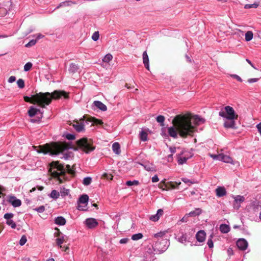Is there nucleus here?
<instances>
[{"mask_svg": "<svg viewBox=\"0 0 261 261\" xmlns=\"http://www.w3.org/2000/svg\"><path fill=\"white\" fill-rule=\"evenodd\" d=\"M191 122L190 120L185 115H176L172 120L174 126L168 128L169 136L174 139L178 137V134L182 138L193 136L194 127L191 125Z\"/></svg>", "mask_w": 261, "mask_h": 261, "instance_id": "obj_1", "label": "nucleus"}, {"mask_svg": "<svg viewBox=\"0 0 261 261\" xmlns=\"http://www.w3.org/2000/svg\"><path fill=\"white\" fill-rule=\"evenodd\" d=\"M68 98V94L64 91L55 90L52 93L49 92L36 93L32 95L31 97L24 96V100L26 102L34 104H37L41 108H45L46 105L50 103L53 99H58L61 97Z\"/></svg>", "mask_w": 261, "mask_h": 261, "instance_id": "obj_2", "label": "nucleus"}, {"mask_svg": "<svg viewBox=\"0 0 261 261\" xmlns=\"http://www.w3.org/2000/svg\"><path fill=\"white\" fill-rule=\"evenodd\" d=\"M66 171L71 174L73 172L70 166L69 165H66V167H64L59 161L53 162L50 164L49 173L53 177L57 178L61 183L63 182L65 179Z\"/></svg>", "mask_w": 261, "mask_h": 261, "instance_id": "obj_3", "label": "nucleus"}, {"mask_svg": "<svg viewBox=\"0 0 261 261\" xmlns=\"http://www.w3.org/2000/svg\"><path fill=\"white\" fill-rule=\"evenodd\" d=\"M77 146L83 151L89 153L94 150L95 147L92 145L91 140L86 138H83L79 140L76 142Z\"/></svg>", "mask_w": 261, "mask_h": 261, "instance_id": "obj_4", "label": "nucleus"}, {"mask_svg": "<svg viewBox=\"0 0 261 261\" xmlns=\"http://www.w3.org/2000/svg\"><path fill=\"white\" fill-rule=\"evenodd\" d=\"M225 111H221L219 113V115L223 118L228 120L237 119L238 115L236 114L232 107L227 106L224 108Z\"/></svg>", "mask_w": 261, "mask_h": 261, "instance_id": "obj_5", "label": "nucleus"}, {"mask_svg": "<svg viewBox=\"0 0 261 261\" xmlns=\"http://www.w3.org/2000/svg\"><path fill=\"white\" fill-rule=\"evenodd\" d=\"M169 246V242L167 239L159 240L153 245L154 251L157 250L160 252L165 251Z\"/></svg>", "mask_w": 261, "mask_h": 261, "instance_id": "obj_6", "label": "nucleus"}, {"mask_svg": "<svg viewBox=\"0 0 261 261\" xmlns=\"http://www.w3.org/2000/svg\"><path fill=\"white\" fill-rule=\"evenodd\" d=\"M67 148V147L62 143H55L51 148V153L53 155H58L60 153H63Z\"/></svg>", "mask_w": 261, "mask_h": 261, "instance_id": "obj_7", "label": "nucleus"}, {"mask_svg": "<svg viewBox=\"0 0 261 261\" xmlns=\"http://www.w3.org/2000/svg\"><path fill=\"white\" fill-rule=\"evenodd\" d=\"M177 240L180 243L186 245L188 243L191 242V240L193 239V237L190 234L182 232L181 235L177 237Z\"/></svg>", "mask_w": 261, "mask_h": 261, "instance_id": "obj_8", "label": "nucleus"}, {"mask_svg": "<svg viewBox=\"0 0 261 261\" xmlns=\"http://www.w3.org/2000/svg\"><path fill=\"white\" fill-rule=\"evenodd\" d=\"M185 116L190 120L191 125L194 127V131L195 130V125H200L205 122V120L203 118L200 117L198 115H195L193 117Z\"/></svg>", "mask_w": 261, "mask_h": 261, "instance_id": "obj_9", "label": "nucleus"}, {"mask_svg": "<svg viewBox=\"0 0 261 261\" xmlns=\"http://www.w3.org/2000/svg\"><path fill=\"white\" fill-rule=\"evenodd\" d=\"M7 201L14 207H19L21 205V201L12 195L8 196Z\"/></svg>", "mask_w": 261, "mask_h": 261, "instance_id": "obj_10", "label": "nucleus"}, {"mask_svg": "<svg viewBox=\"0 0 261 261\" xmlns=\"http://www.w3.org/2000/svg\"><path fill=\"white\" fill-rule=\"evenodd\" d=\"M28 113L30 117H33L38 113L40 114V117H38L39 119H41L43 117V112L40 109L36 108L33 106L30 107Z\"/></svg>", "mask_w": 261, "mask_h": 261, "instance_id": "obj_11", "label": "nucleus"}, {"mask_svg": "<svg viewBox=\"0 0 261 261\" xmlns=\"http://www.w3.org/2000/svg\"><path fill=\"white\" fill-rule=\"evenodd\" d=\"M85 224L89 229L95 228L98 224L97 220L93 218H89L86 219Z\"/></svg>", "mask_w": 261, "mask_h": 261, "instance_id": "obj_12", "label": "nucleus"}, {"mask_svg": "<svg viewBox=\"0 0 261 261\" xmlns=\"http://www.w3.org/2000/svg\"><path fill=\"white\" fill-rule=\"evenodd\" d=\"M89 197L87 195H82L78 200L79 203V206H78V210L80 211H83L84 210V208L82 207L81 205H80V204H84V207L86 206L87 205L88 202Z\"/></svg>", "mask_w": 261, "mask_h": 261, "instance_id": "obj_13", "label": "nucleus"}, {"mask_svg": "<svg viewBox=\"0 0 261 261\" xmlns=\"http://www.w3.org/2000/svg\"><path fill=\"white\" fill-rule=\"evenodd\" d=\"M237 246L241 250H245L248 247V242L244 239H240L237 242Z\"/></svg>", "mask_w": 261, "mask_h": 261, "instance_id": "obj_14", "label": "nucleus"}, {"mask_svg": "<svg viewBox=\"0 0 261 261\" xmlns=\"http://www.w3.org/2000/svg\"><path fill=\"white\" fill-rule=\"evenodd\" d=\"M164 212L162 209H159L156 213L154 215H152L149 217V219L153 222L158 221L160 218L163 215Z\"/></svg>", "mask_w": 261, "mask_h": 261, "instance_id": "obj_15", "label": "nucleus"}, {"mask_svg": "<svg viewBox=\"0 0 261 261\" xmlns=\"http://www.w3.org/2000/svg\"><path fill=\"white\" fill-rule=\"evenodd\" d=\"M216 193L217 197H221L225 196L227 192L224 187H218L216 189Z\"/></svg>", "mask_w": 261, "mask_h": 261, "instance_id": "obj_16", "label": "nucleus"}, {"mask_svg": "<svg viewBox=\"0 0 261 261\" xmlns=\"http://www.w3.org/2000/svg\"><path fill=\"white\" fill-rule=\"evenodd\" d=\"M205 232L204 230L198 231L196 234V238L199 242H203L205 239Z\"/></svg>", "mask_w": 261, "mask_h": 261, "instance_id": "obj_17", "label": "nucleus"}, {"mask_svg": "<svg viewBox=\"0 0 261 261\" xmlns=\"http://www.w3.org/2000/svg\"><path fill=\"white\" fill-rule=\"evenodd\" d=\"M143 57V62L144 64L145 68L147 70H149V58L147 55L146 51H144L142 55Z\"/></svg>", "mask_w": 261, "mask_h": 261, "instance_id": "obj_18", "label": "nucleus"}, {"mask_svg": "<svg viewBox=\"0 0 261 261\" xmlns=\"http://www.w3.org/2000/svg\"><path fill=\"white\" fill-rule=\"evenodd\" d=\"M93 105L95 107L102 111H105L107 109V106L100 101H94Z\"/></svg>", "mask_w": 261, "mask_h": 261, "instance_id": "obj_19", "label": "nucleus"}, {"mask_svg": "<svg viewBox=\"0 0 261 261\" xmlns=\"http://www.w3.org/2000/svg\"><path fill=\"white\" fill-rule=\"evenodd\" d=\"M220 156H221L220 158V161H222V162H224L227 163L233 164L232 163V159L230 156L227 155H225L223 153H220Z\"/></svg>", "mask_w": 261, "mask_h": 261, "instance_id": "obj_20", "label": "nucleus"}, {"mask_svg": "<svg viewBox=\"0 0 261 261\" xmlns=\"http://www.w3.org/2000/svg\"><path fill=\"white\" fill-rule=\"evenodd\" d=\"M79 69V66H78V65L74 63H71V64H70L68 68V71L70 73L74 74L75 72H76Z\"/></svg>", "mask_w": 261, "mask_h": 261, "instance_id": "obj_21", "label": "nucleus"}, {"mask_svg": "<svg viewBox=\"0 0 261 261\" xmlns=\"http://www.w3.org/2000/svg\"><path fill=\"white\" fill-rule=\"evenodd\" d=\"M66 223V219L62 216H59L55 219V223L57 225H64Z\"/></svg>", "mask_w": 261, "mask_h": 261, "instance_id": "obj_22", "label": "nucleus"}, {"mask_svg": "<svg viewBox=\"0 0 261 261\" xmlns=\"http://www.w3.org/2000/svg\"><path fill=\"white\" fill-rule=\"evenodd\" d=\"M73 126L77 132H83L85 129L84 124L83 123L76 122L75 124H73Z\"/></svg>", "mask_w": 261, "mask_h": 261, "instance_id": "obj_23", "label": "nucleus"}, {"mask_svg": "<svg viewBox=\"0 0 261 261\" xmlns=\"http://www.w3.org/2000/svg\"><path fill=\"white\" fill-rule=\"evenodd\" d=\"M235 204H238V208L240 207V203L244 202L245 198L243 196L237 195L234 197Z\"/></svg>", "mask_w": 261, "mask_h": 261, "instance_id": "obj_24", "label": "nucleus"}, {"mask_svg": "<svg viewBox=\"0 0 261 261\" xmlns=\"http://www.w3.org/2000/svg\"><path fill=\"white\" fill-rule=\"evenodd\" d=\"M144 167V169L148 171H155V166L151 163H145L144 164H142Z\"/></svg>", "mask_w": 261, "mask_h": 261, "instance_id": "obj_25", "label": "nucleus"}, {"mask_svg": "<svg viewBox=\"0 0 261 261\" xmlns=\"http://www.w3.org/2000/svg\"><path fill=\"white\" fill-rule=\"evenodd\" d=\"M202 210L200 208H197L193 211L190 212L189 213L187 214L185 216L195 217L201 214Z\"/></svg>", "mask_w": 261, "mask_h": 261, "instance_id": "obj_26", "label": "nucleus"}, {"mask_svg": "<svg viewBox=\"0 0 261 261\" xmlns=\"http://www.w3.org/2000/svg\"><path fill=\"white\" fill-rule=\"evenodd\" d=\"M112 150L116 154H119L121 152L120 146L119 143L115 142L112 145Z\"/></svg>", "mask_w": 261, "mask_h": 261, "instance_id": "obj_27", "label": "nucleus"}, {"mask_svg": "<svg viewBox=\"0 0 261 261\" xmlns=\"http://www.w3.org/2000/svg\"><path fill=\"white\" fill-rule=\"evenodd\" d=\"M192 157L191 155L190 156H186L185 155L184 156H179L178 157V163L179 165H183L186 163L187 160Z\"/></svg>", "mask_w": 261, "mask_h": 261, "instance_id": "obj_28", "label": "nucleus"}, {"mask_svg": "<svg viewBox=\"0 0 261 261\" xmlns=\"http://www.w3.org/2000/svg\"><path fill=\"white\" fill-rule=\"evenodd\" d=\"M148 134L146 132L142 130L139 133V138L141 141L145 142L147 141Z\"/></svg>", "mask_w": 261, "mask_h": 261, "instance_id": "obj_29", "label": "nucleus"}, {"mask_svg": "<svg viewBox=\"0 0 261 261\" xmlns=\"http://www.w3.org/2000/svg\"><path fill=\"white\" fill-rule=\"evenodd\" d=\"M58 236H60V233L58 234ZM65 237H66L65 236H62L61 237H59L56 240V242L57 245L61 248L62 247V244L63 243V242L65 240Z\"/></svg>", "mask_w": 261, "mask_h": 261, "instance_id": "obj_30", "label": "nucleus"}, {"mask_svg": "<svg viewBox=\"0 0 261 261\" xmlns=\"http://www.w3.org/2000/svg\"><path fill=\"white\" fill-rule=\"evenodd\" d=\"M220 230L222 233H226L230 231V227L228 225L223 224L220 226Z\"/></svg>", "mask_w": 261, "mask_h": 261, "instance_id": "obj_31", "label": "nucleus"}, {"mask_svg": "<svg viewBox=\"0 0 261 261\" xmlns=\"http://www.w3.org/2000/svg\"><path fill=\"white\" fill-rule=\"evenodd\" d=\"M234 119L229 120V121H225L224 123V125L226 128H234L235 127V122Z\"/></svg>", "mask_w": 261, "mask_h": 261, "instance_id": "obj_32", "label": "nucleus"}, {"mask_svg": "<svg viewBox=\"0 0 261 261\" xmlns=\"http://www.w3.org/2000/svg\"><path fill=\"white\" fill-rule=\"evenodd\" d=\"M72 4H76V3L75 2H73L71 1H66L65 2H63L61 3L57 7V8H59L60 7H66V6H70Z\"/></svg>", "mask_w": 261, "mask_h": 261, "instance_id": "obj_33", "label": "nucleus"}, {"mask_svg": "<svg viewBox=\"0 0 261 261\" xmlns=\"http://www.w3.org/2000/svg\"><path fill=\"white\" fill-rule=\"evenodd\" d=\"M253 34L251 31H247L245 35V38L246 41H250L253 38Z\"/></svg>", "mask_w": 261, "mask_h": 261, "instance_id": "obj_34", "label": "nucleus"}, {"mask_svg": "<svg viewBox=\"0 0 261 261\" xmlns=\"http://www.w3.org/2000/svg\"><path fill=\"white\" fill-rule=\"evenodd\" d=\"M60 196V193L56 190L51 191L50 197L54 199H57Z\"/></svg>", "mask_w": 261, "mask_h": 261, "instance_id": "obj_35", "label": "nucleus"}, {"mask_svg": "<svg viewBox=\"0 0 261 261\" xmlns=\"http://www.w3.org/2000/svg\"><path fill=\"white\" fill-rule=\"evenodd\" d=\"M165 119V118L164 116H163L162 115H159L157 116V117L156 118L157 122H159V123H160V125L161 126L164 125Z\"/></svg>", "mask_w": 261, "mask_h": 261, "instance_id": "obj_36", "label": "nucleus"}, {"mask_svg": "<svg viewBox=\"0 0 261 261\" xmlns=\"http://www.w3.org/2000/svg\"><path fill=\"white\" fill-rule=\"evenodd\" d=\"M92 182V178L90 177H86L83 179V184L85 186L89 185Z\"/></svg>", "mask_w": 261, "mask_h": 261, "instance_id": "obj_37", "label": "nucleus"}, {"mask_svg": "<svg viewBox=\"0 0 261 261\" xmlns=\"http://www.w3.org/2000/svg\"><path fill=\"white\" fill-rule=\"evenodd\" d=\"M125 184L127 186H132L134 185L137 186L139 184V182L137 180H128L126 182Z\"/></svg>", "mask_w": 261, "mask_h": 261, "instance_id": "obj_38", "label": "nucleus"}, {"mask_svg": "<svg viewBox=\"0 0 261 261\" xmlns=\"http://www.w3.org/2000/svg\"><path fill=\"white\" fill-rule=\"evenodd\" d=\"M113 59V56L110 54H108L103 57L102 61L104 62L108 63Z\"/></svg>", "mask_w": 261, "mask_h": 261, "instance_id": "obj_39", "label": "nucleus"}, {"mask_svg": "<svg viewBox=\"0 0 261 261\" xmlns=\"http://www.w3.org/2000/svg\"><path fill=\"white\" fill-rule=\"evenodd\" d=\"M61 195L62 197H64L65 196L68 195L69 194V190L65 188H63L61 189L60 191Z\"/></svg>", "mask_w": 261, "mask_h": 261, "instance_id": "obj_40", "label": "nucleus"}, {"mask_svg": "<svg viewBox=\"0 0 261 261\" xmlns=\"http://www.w3.org/2000/svg\"><path fill=\"white\" fill-rule=\"evenodd\" d=\"M6 224L11 226L13 229H15L16 227V223L12 219L6 221Z\"/></svg>", "mask_w": 261, "mask_h": 261, "instance_id": "obj_41", "label": "nucleus"}, {"mask_svg": "<svg viewBox=\"0 0 261 261\" xmlns=\"http://www.w3.org/2000/svg\"><path fill=\"white\" fill-rule=\"evenodd\" d=\"M143 238V234L141 233H138L133 234L132 236V239L133 240L137 241L140 240Z\"/></svg>", "mask_w": 261, "mask_h": 261, "instance_id": "obj_42", "label": "nucleus"}, {"mask_svg": "<svg viewBox=\"0 0 261 261\" xmlns=\"http://www.w3.org/2000/svg\"><path fill=\"white\" fill-rule=\"evenodd\" d=\"M17 84L18 87L22 89L24 87V81L23 80L20 79L17 81Z\"/></svg>", "mask_w": 261, "mask_h": 261, "instance_id": "obj_43", "label": "nucleus"}, {"mask_svg": "<svg viewBox=\"0 0 261 261\" xmlns=\"http://www.w3.org/2000/svg\"><path fill=\"white\" fill-rule=\"evenodd\" d=\"M258 4L256 3H254L252 4H246L244 6L245 9H250L252 8H256L258 6Z\"/></svg>", "mask_w": 261, "mask_h": 261, "instance_id": "obj_44", "label": "nucleus"}, {"mask_svg": "<svg viewBox=\"0 0 261 261\" xmlns=\"http://www.w3.org/2000/svg\"><path fill=\"white\" fill-rule=\"evenodd\" d=\"M13 217H14V214L11 213H6L4 216V218L6 220V221H8L9 220L12 219V218Z\"/></svg>", "mask_w": 261, "mask_h": 261, "instance_id": "obj_45", "label": "nucleus"}, {"mask_svg": "<svg viewBox=\"0 0 261 261\" xmlns=\"http://www.w3.org/2000/svg\"><path fill=\"white\" fill-rule=\"evenodd\" d=\"M32 63L31 62L27 63L24 66V71H29L32 67Z\"/></svg>", "mask_w": 261, "mask_h": 261, "instance_id": "obj_46", "label": "nucleus"}, {"mask_svg": "<svg viewBox=\"0 0 261 261\" xmlns=\"http://www.w3.org/2000/svg\"><path fill=\"white\" fill-rule=\"evenodd\" d=\"M99 37V32L98 31L95 32L92 36V39L94 41H96L98 40Z\"/></svg>", "mask_w": 261, "mask_h": 261, "instance_id": "obj_47", "label": "nucleus"}, {"mask_svg": "<svg viewBox=\"0 0 261 261\" xmlns=\"http://www.w3.org/2000/svg\"><path fill=\"white\" fill-rule=\"evenodd\" d=\"M37 42V40L32 39L30 40L27 44L25 45L26 47H30L34 45Z\"/></svg>", "mask_w": 261, "mask_h": 261, "instance_id": "obj_48", "label": "nucleus"}, {"mask_svg": "<svg viewBox=\"0 0 261 261\" xmlns=\"http://www.w3.org/2000/svg\"><path fill=\"white\" fill-rule=\"evenodd\" d=\"M34 211L39 213H42L45 211V207L43 205H41L39 207H36L34 209Z\"/></svg>", "mask_w": 261, "mask_h": 261, "instance_id": "obj_49", "label": "nucleus"}, {"mask_svg": "<svg viewBox=\"0 0 261 261\" xmlns=\"http://www.w3.org/2000/svg\"><path fill=\"white\" fill-rule=\"evenodd\" d=\"M27 239L26 236L25 235H23L19 241L20 245L23 246V245H24L27 242Z\"/></svg>", "mask_w": 261, "mask_h": 261, "instance_id": "obj_50", "label": "nucleus"}, {"mask_svg": "<svg viewBox=\"0 0 261 261\" xmlns=\"http://www.w3.org/2000/svg\"><path fill=\"white\" fill-rule=\"evenodd\" d=\"M181 180L186 184H188L189 185L196 183V182L192 181L187 178H182Z\"/></svg>", "mask_w": 261, "mask_h": 261, "instance_id": "obj_51", "label": "nucleus"}, {"mask_svg": "<svg viewBox=\"0 0 261 261\" xmlns=\"http://www.w3.org/2000/svg\"><path fill=\"white\" fill-rule=\"evenodd\" d=\"M65 137L67 139L69 140H73L75 139V135L72 134H67L65 135Z\"/></svg>", "mask_w": 261, "mask_h": 261, "instance_id": "obj_52", "label": "nucleus"}, {"mask_svg": "<svg viewBox=\"0 0 261 261\" xmlns=\"http://www.w3.org/2000/svg\"><path fill=\"white\" fill-rule=\"evenodd\" d=\"M212 235H211V238L208 239L207 242V244L208 247L210 248H213L214 246L213 242L212 241Z\"/></svg>", "mask_w": 261, "mask_h": 261, "instance_id": "obj_53", "label": "nucleus"}, {"mask_svg": "<svg viewBox=\"0 0 261 261\" xmlns=\"http://www.w3.org/2000/svg\"><path fill=\"white\" fill-rule=\"evenodd\" d=\"M165 235V233L164 232H160L153 234L154 237L155 238H160L161 239L162 237Z\"/></svg>", "mask_w": 261, "mask_h": 261, "instance_id": "obj_54", "label": "nucleus"}, {"mask_svg": "<svg viewBox=\"0 0 261 261\" xmlns=\"http://www.w3.org/2000/svg\"><path fill=\"white\" fill-rule=\"evenodd\" d=\"M211 157L213 158L215 160H218L220 161V153L218 154H211Z\"/></svg>", "mask_w": 261, "mask_h": 261, "instance_id": "obj_55", "label": "nucleus"}, {"mask_svg": "<svg viewBox=\"0 0 261 261\" xmlns=\"http://www.w3.org/2000/svg\"><path fill=\"white\" fill-rule=\"evenodd\" d=\"M230 76L236 79L238 81H239L240 82H242V79H241V77L237 74H231Z\"/></svg>", "mask_w": 261, "mask_h": 261, "instance_id": "obj_56", "label": "nucleus"}, {"mask_svg": "<svg viewBox=\"0 0 261 261\" xmlns=\"http://www.w3.org/2000/svg\"><path fill=\"white\" fill-rule=\"evenodd\" d=\"M159 180V178L157 175H154L151 178V181L152 182H158Z\"/></svg>", "mask_w": 261, "mask_h": 261, "instance_id": "obj_57", "label": "nucleus"}, {"mask_svg": "<svg viewBox=\"0 0 261 261\" xmlns=\"http://www.w3.org/2000/svg\"><path fill=\"white\" fill-rule=\"evenodd\" d=\"M258 81V78H251L248 80V82L249 83H253L256 82Z\"/></svg>", "mask_w": 261, "mask_h": 261, "instance_id": "obj_58", "label": "nucleus"}, {"mask_svg": "<svg viewBox=\"0 0 261 261\" xmlns=\"http://www.w3.org/2000/svg\"><path fill=\"white\" fill-rule=\"evenodd\" d=\"M16 80V77L15 76H11L8 79V82L10 83H12L15 82Z\"/></svg>", "mask_w": 261, "mask_h": 261, "instance_id": "obj_59", "label": "nucleus"}, {"mask_svg": "<svg viewBox=\"0 0 261 261\" xmlns=\"http://www.w3.org/2000/svg\"><path fill=\"white\" fill-rule=\"evenodd\" d=\"M128 241V239L127 238H123V239H121L120 241H119V243L120 244H126L127 243Z\"/></svg>", "mask_w": 261, "mask_h": 261, "instance_id": "obj_60", "label": "nucleus"}, {"mask_svg": "<svg viewBox=\"0 0 261 261\" xmlns=\"http://www.w3.org/2000/svg\"><path fill=\"white\" fill-rule=\"evenodd\" d=\"M93 122L94 123H95L96 124H101L102 123L101 120L96 119H93Z\"/></svg>", "mask_w": 261, "mask_h": 261, "instance_id": "obj_61", "label": "nucleus"}, {"mask_svg": "<svg viewBox=\"0 0 261 261\" xmlns=\"http://www.w3.org/2000/svg\"><path fill=\"white\" fill-rule=\"evenodd\" d=\"M44 37V35H42L40 33H39V34H37L36 39L35 40H37V41L38 40H39L41 38H43Z\"/></svg>", "mask_w": 261, "mask_h": 261, "instance_id": "obj_62", "label": "nucleus"}, {"mask_svg": "<svg viewBox=\"0 0 261 261\" xmlns=\"http://www.w3.org/2000/svg\"><path fill=\"white\" fill-rule=\"evenodd\" d=\"M170 151L172 153H174L176 152V149L175 147H170Z\"/></svg>", "mask_w": 261, "mask_h": 261, "instance_id": "obj_63", "label": "nucleus"}, {"mask_svg": "<svg viewBox=\"0 0 261 261\" xmlns=\"http://www.w3.org/2000/svg\"><path fill=\"white\" fill-rule=\"evenodd\" d=\"M256 127L258 129V131L259 132L260 136H261V122L257 124Z\"/></svg>", "mask_w": 261, "mask_h": 261, "instance_id": "obj_64", "label": "nucleus"}]
</instances>
